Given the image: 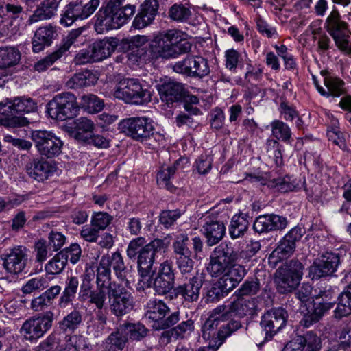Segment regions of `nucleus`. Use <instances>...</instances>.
<instances>
[{
  "label": "nucleus",
  "instance_id": "f257e3e1",
  "mask_svg": "<svg viewBox=\"0 0 351 351\" xmlns=\"http://www.w3.org/2000/svg\"><path fill=\"white\" fill-rule=\"evenodd\" d=\"M191 44L184 39V33L176 29L164 31L154 37L149 44L150 51L156 58H176L191 51Z\"/></svg>",
  "mask_w": 351,
  "mask_h": 351
},
{
  "label": "nucleus",
  "instance_id": "f03ea898",
  "mask_svg": "<svg viewBox=\"0 0 351 351\" xmlns=\"http://www.w3.org/2000/svg\"><path fill=\"white\" fill-rule=\"evenodd\" d=\"M113 95L126 104L136 106H143L152 100L150 90L138 78L121 80L114 88Z\"/></svg>",
  "mask_w": 351,
  "mask_h": 351
},
{
  "label": "nucleus",
  "instance_id": "7ed1b4c3",
  "mask_svg": "<svg viewBox=\"0 0 351 351\" xmlns=\"http://www.w3.org/2000/svg\"><path fill=\"white\" fill-rule=\"evenodd\" d=\"M325 25L338 49L344 55L350 56L351 32L348 24L341 20V16L335 8L326 18Z\"/></svg>",
  "mask_w": 351,
  "mask_h": 351
},
{
  "label": "nucleus",
  "instance_id": "20e7f679",
  "mask_svg": "<svg viewBox=\"0 0 351 351\" xmlns=\"http://www.w3.org/2000/svg\"><path fill=\"white\" fill-rule=\"evenodd\" d=\"M169 308L159 300H150L146 305L145 319L155 330H163L171 327L179 321V313L174 312L165 318Z\"/></svg>",
  "mask_w": 351,
  "mask_h": 351
},
{
  "label": "nucleus",
  "instance_id": "39448f33",
  "mask_svg": "<svg viewBox=\"0 0 351 351\" xmlns=\"http://www.w3.org/2000/svg\"><path fill=\"white\" fill-rule=\"evenodd\" d=\"M303 265L298 260H291L276 271V282L281 293L291 292L300 282L303 275Z\"/></svg>",
  "mask_w": 351,
  "mask_h": 351
},
{
  "label": "nucleus",
  "instance_id": "423d86ee",
  "mask_svg": "<svg viewBox=\"0 0 351 351\" xmlns=\"http://www.w3.org/2000/svg\"><path fill=\"white\" fill-rule=\"evenodd\" d=\"M77 110L76 98L70 93L57 95L47 105L49 116L57 121L72 119L76 115Z\"/></svg>",
  "mask_w": 351,
  "mask_h": 351
},
{
  "label": "nucleus",
  "instance_id": "0eeeda50",
  "mask_svg": "<svg viewBox=\"0 0 351 351\" xmlns=\"http://www.w3.org/2000/svg\"><path fill=\"white\" fill-rule=\"evenodd\" d=\"M23 8L19 5L3 3L0 5V17L3 19L0 25L1 34L10 40H14L20 34V23Z\"/></svg>",
  "mask_w": 351,
  "mask_h": 351
},
{
  "label": "nucleus",
  "instance_id": "6e6552de",
  "mask_svg": "<svg viewBox=\"0 0 351 351\" xmlns=\"http://www.w3.org/2000/svg\"><path fill=\"white\" fill-rule=\"evenodd\" d=\"M164 245V242L161 239H154L140 251L138 256V271L141 276L140 282L143 283V288L149 287L151 281L149 280L150 273L152 271V266L155 259L156 253L160 250Z\"/></svg>",
  "mask_w": 351,
  "mask_h": 351
},
{
  "label": "nucleus",
  "instance_id": "1a4fd4ad",
  "mask_svg": "<svg viewBox=\"0 0 351 351\" xmlns=\"http://www.w3.org/2000/svg\"><path fill=\"white\" fill-rule=\"evenodd\" d=\"M121 131L138 141L149 138L154 130V121L147 117H132L123 119L119 123Z\"/></svg>",
  "mask_w": 351,
  "mask_h": 351
},
{
  "label": "nucleus",
  "instance_id": "9d476101",
  "mask_svg": "<svg viewBox=\"0 0 351 351\" xmlns=\"http://www.w3.org/2000/svg\"><path fill=\"white\" fill-rule=\"evenodd\" d=\"M112 313L119 317L130 313L134 308V298L119 283L110 285L108 292Z\"/></svg>",
  "mask_w": 351,
  "mask_h": 351
},
{
  "label": "nucleus",
  "instance_id": "9b49d317",
  "mask_svg": "<svg viewBox=\"0 0 351 351\" xmlns=\"http://www.w3.org/2000/svg\"><path fill=\"white\" fill-rule=\"evenodd\" d=\"M53 321V313L51 311L38 316L32 317L23 323L21 332L26 339L37 340L51 328Z\"/></svg>",
  "mask_w": 351,
  "mask_h": 351
},
{
  "label": "nucleus",
  "instance_id": "f8f14e48",
  "mask_svg": "<svg viewBox=\"0 0 351 351\" xmlns=\"http://www.w3.org/2000/svg\"><path fill=\"white\" fill-rule=\"evenodd\" d=\"M246 180L252 182H259L262 185H266L268 188L280 193L293 191L300 187V183L297 179L289 176H271L267 173L249 175Z\"/></svg>",
  "mask_w": 351,
  "mask_h": 351
},
{
  "label": "nucleus",
  "instance_id": "ddd939ff",
  "mask_svg": "<svg viewBox=\"0 0 351 351\" xmlns=\"http://www.w3.org/2000/svg\"><path fill=\"white\" fill-rule=\"evenodd\" d=\"M173 69L178 73L198 78H202L210 73L207 60L200 56H188L176 62Z\"/></svg>",
  "mask_w": 351,
  "mask_h": 351
},
{
  "label": "nucleus",
  "instance_id": "4468645a",
  "mask_svg": "<svg viewBox=\"0 0 351 351\" xmlns=\"http://www.w3.org/2000/svg\"><path fill=\"white\" fill-rule=\"evenodd\" d=\"M28 256V250L24 246L17 245L9 248L1 256L3 268L10 274H19L27 266Z\"/></svg>",
  "mask_w": 351,
  "mask_h": 351
},
{
  "label": "nucleus",
  "instance_id": "2eb2a0df",
  "mask_svg": "<svg viewBox=\"0 0 351 351\" xmlns=\"http://www.w3.org/2000/svg\"><path fill=\"white\" fill-rule=\"evenodd\" d=\"M32 138L38 152L43 156L52 158L61 152L62 142L51 131H34Z\"/></svg>",
  "mask_w": 351,
  "mask_h": 351
},
{
  "label": "nucleus",
  "instance_id": "dca6fc26",
  "mask_svg": "<svg viewBox=\"0 0 351 351\" xmlns=\"http://www.w3.org/2000/svg\"><path fill=\"white\" fill-rule=\"evenodd\" d=\"M339 264V254L326 252L319 258L315 260L309 267V277L314 280L331 275L337 271Z\"/></svg>",
  "mask_w": 351,
  "mask_h": 351
},
{
  "label": "nucleus",
  "instance_id": "f3484780",
  "mask_svg": "<svg viewBox=\"0 0 351 351\" xmlns=\"http://www.w3.org/2000/svg\"><path fill=\"white\" fill-rule=\"evenodd\" d=\"M117 13L118 11L111 7L107 5L101 7L95 15V31L98 34H104L123 26L124 20Z\"/></svg>",
  "mask_w": 351,
  "mask_h": 351
},
{
  "label": "nucleus",
  "instance_id": "a211bd4d",
  "mask_svg": "<svg viewBox=\"0 0 351 351\" xmlns=\"http://www.w3.org/2000/svg\"><path fill=\"white\" fill-rule=\"evenodd\" d=\"M287 317V312L284 308H274L262 316L261 326L266 335L271 337L286 325Z\"/></svg>",
  "mask_w": 351,
  "mask_h": 351
},
{
  "label": "nucleus",
  "instance_id": "6ab92c4d",
  "mask_svg": "<svg viewBox=\"0 0 351 351\" xmlns=\"http://www.w3.org/2000/svg\"><path fill=\"white\" fill-rule=\"evenodd\" d=\"M231 261L230 250L219 245L212 252L207 270L213 277L221 276L230 266Z\"/></svg>",
  "mask_w": 351,
  "mask_h": 351
},
{
  "label": "nucleus",
  "instance_id": "aec40b11",
  "mask_svg": "<svg viewBox=\"0 0 351 351\" xmlns=\"http://www.w3.org/2000/svg\"><path fill=\"white\" fill-rule=\"evenodd\" d=\"M320 348V338L310 331L291 340L285 346L284 351H319Z\"/></svg>",
  "mask_w": 351,
  "mask_h": 351
},
{
  "label": "nucleus",
  "instance_id": "412c9836",
  "mask_svg": "<svg viewBox=\"0 0 351 351\" xmlns=\"http://www.w3.org/2000/svg\"><path fill=\"white\" fill-rule=\"evenodd\" d=\"M203 282L201 277L193 276L189 280L178 285L173 289L176 296H180L182 300L188 302L197 301Z\"/></svg>",
  "mask_w": 351,
  "mask_h": 351
},
{
  "label": "nucleus",
  "instance_id": "4be33fe9",
  "mask_svg": "<svg viewBox=\"0 0 351 351\" xmlns=\"http://www.w3.org/2000/svg\"><path fill=\"white\" fill-rule=\"evenodd\" d=\"M204 221L202 230L206 238L207 244L209 246L216 245L225 234L226 228L223 223L210 215L205 216Z\"/></svg>",
  "mask_w": 351,
  "mask_h": 351
},
{
  "label": "nucleus",
  "instance_id": "5701e85b",
  "mask_svg": "<svg viewBox=\"0 0 351 351\" xmlns=\"http://www.w3.org/2000/svg\"><path fill=\"white\" fill-rule=\"evenodd\" d=\"M287 226L285 217L278 215H263L256 218L253 228L258 233L285 229Z\"/></svg>",
  "mask_w": 351,
  "mask_h": 351
},
{
  "label": "nucleus",
  "instance_id": "b1692460",
  "mask_svg": "<svg viewBox=\"0 0 351 351\" xmlns=\"http://www.w3.org/2000/svg\"><path fill=\"white\" fill-rule=\"evenodd\" d=\"M26 170L29 177L38 182H43L53 175L56 167L51 162L36 159L27 164Z\"/></svg>",
  "mask_w": 351,
  "mask_h": 351
},
{
  "label": "nucleus",
  "instance_id": "393cba45",
  "mask_svg": "<svg viewBox=\"0 0 351 351\" xmlns=\"http://www.w3.org/2000/svg\"><path fill=\"white\" fill-rule=\"evenodd\" d=\"M57 36V28L51 25L39 27L32 38V50L34 53L43 51L51 45Z\"/></svg>",
  "mask_w": 351,
  "mask_h": 351
},
{
  "label": "nucleus",
  "instance_id": "a878e982",
  "mask_svg": "<svg viewBox=\"0 0 351 351\" xmlns=\"http://www.w3.org/2000/svg\"><path fill=\"white\" fill-rule=\"evenodd\" d=\"M246 274L244 267L240 265H230L219 279V285L230 291L234 289Z\"/></svg>",
  "mask_w": 351,
  "mask_h": 351
},
{
  "label": "nucleus",
  "instance_id": "bb28decb",
  "mask_svg": "<svg viewBox=\"0 0 351 351\" xmlns=\"http://www.w3.org/2000/svg\"><path fill=\"white\" fill-rule=\"evenodd\" d=\"M158 91L162 101L172 104L182 99L184 93L183 85L173 80L165 81L158 85Z\"/></svg>",
  "mask_w": 351,
  "mask_h": 351
},
{
  "label": "nucleus",
  "instance_id": "cd10ccee",
  "mask_svg": "<svg viewBox=\"0 0 351 351\" xmlns=\"http://www.w3.org/2000/svg\"><path fill=\"white\" fill-rule=\"evenodd\" d=\"M21 56V52L17 47L11 45L0 47V71H3L4 77L10 75L8 69L17 65L20 62Z\"/></svg>",
  "mask_w": 351,
  "mask_h": 351
},
{
  "label": "nucleus",
  "instance_id": "c85d7f7f",
  "mask_svg": "<svg viewBox=\"0 0 351 351\" xmlns=\"http://www.w3.org/2000/svg\"><path fill=\"white\" fill-rule=\"evenodd\" d=\"M222 306L224 308L223 313L227 319L234 315L243 317L247 315H252L255 307L253 300L244 298H239L237 300L231 302L229 305Z\"/></svg>",
  "mask_w": 351,
  "mask_h": 351
},
{
  "label": "nucleus",
  "instance_id": "c756f323",
  "mask_svg": "<svg viewBox=\"0 0 351 351\" xmlns=\"http://www.w3.org/2000/svg\"><path fill=\"white\" fill-rule=\"evenodd\" d=\"M117 46V40L114 38L95 42L90 47L92 59L94 62L101 61L109 57Z\"/></svg>",
  "mask_w": 351,
  "mask_h": 351
},
{
  "label": "nucleus",
  "instance_id": "7c9ffc66",
  "mask_svg": "<svg viewBox=\"0 0 351 351\" xmlns=\"http://www.w3.org/2000/svg\"><path fill=\"white\" fill-rule=\"evenodd\" d=\"M223 310L224 308L223 306H218L212 311L202 328V337L204 339H209L213 337L216 334L215 330L219 323L228 319L223 313Z\"/></svg>",
  "mask_w": 351,
  "mask_h": 351
},
{
  "label": "nucleus",
  "instance_id": "2f4dec72",
  "mask_svg": "<svg viewBox=\"0 0 351 351\" xmlns=\"http://www.w3.org/2000/svg\"><path fill=\"white\" fill-rule=\"evenodd\" d=\"M57 8L56 0H45L29 16L27 21L28 24L32 25L40 21L51 19L56 14Z\"/></svg>",
  "mask_w": 351,
  "mask_h": 351
},
{
  "label": "nucleus",
  "instance_id": "473e14b6",
  "mask_svg": "<svg viewBox=\"0 0 351 351\" xmlns=\"http://www.w3.org/2000/svg\"><path fill=\"white\" fill-rule=\"evenodd\" d=\"M324 83L328 90H326L323 87H318V92L324 97H339L345 92L344 82L340 78L330 75L326 74L324 75Z\"/></svg>",
  "mask_w": 351,
  "mask_h": 351
},
{
  "label": "nucleus",
  "instance_id": "72a5a7b5",
  "mask_svg": "<svg viewBox=\"0 0 351 351\" xmlns=\"http://www.w3.org/2000/svg\"><path fill=\"white\" fill-rule=\"evenodd\" d=\"M82 1H75L68 4L60 19V23L66 27L71 25L76 20L85 19L82 12Z\"/></svg>",
  "mask_w": 351,
  "mask_h": 351
},
{
  "label": "nucleus",
  "instance_id": "f704fd0d",
  "mask_svg": "<svg viewBox=\"0 0 351 351\" xmlns=\"http://www.w3.org/2000/svg\"><path fill=\"white\" fill-rule=\"evenodd\" d=\"M87 348L85 338L82 335H66L62 341H58L56 351H84Z\"/></svg>",
  "mask_w": 351,
  "mask_h": 351
},
{
  "label": "nucleus",
  "instance_id": "c9c22d12",
  "mask_svg": "<svg viewBox=\"0 0 351 351\" xmlns=\"http://www.w3.org/2000/svg\"><path fill=\"white\" fill-rule=\"evenodd\" d=\"M98 80L92 71L85 70L73 75L66 83L69 88H80L94 85Z\"/></svg>",
  "mask_w": 351,
  "mask_h": 351
},
{
  "label": "nucleus",
  "instance_id": "e433bc0d",
  "mask_svg": "<svg viewBox=\"0 0 351 351\" xmlns=\"http://www.w3.org/2000/svg\"><path fill=\"white\" fill-rule=\"evenodd\" d=\"M107 330V317L102 311H98L95 317L87 322V333L94 337L101 336Z\"/></svg>",
  "mask_w": 351,
  "mask_h": 351
},
{
  "label": "nucleus",
  "instance_id": "4c0bfd02",
  "mask_svg": "<svg viewBox=\"0 0 351 351\" xmlns=\"http://www.w3.org/2000/svg\"><path fill=\"white\" fill-rule=\"evenodd\" d=\"M79 280L77 276H69L65 281V287L59 299V306L65 308L75 298L79 287Z\"/></svg>",
  "mask_w": 351,
  "mask_h": 351
},
{
  "label": "nucleus",
  "instance_id": "58836bf2",
  "mask_svg": "<svg viewBox=\"0 0 351 351\" xmlns=\"http://www.w3.org/2000/svg\"><path fill=\"white\" fill-rule=\"evenodd\" d=\"M333 307L332 302L316 304L315 308L311 312L308 311L300 321V324L305 328H308L314 323L318 322L324 313Z\"/></svg>",
  "mask_w": 351,
  "mask_h": 351
},
{
  "label": "nucleus",
  "instance_id": "ea45409f",
  "mask_svg": "<svg viewBox=\"0 0 351 351\" xmlns=\"http://www.w3.org/2000/svg\"><path fill=\"white\" fill-rule=\"evenodd\" d=\"M128 337L121 326L117 331L112 332L105 341V348L108 351H121L125 345Z\"/></svg>",
  "mask_w": 351,
  "mask_h": 351
},
{
  "label": "nucleus",
  "instance_id": "a19ab883",
  "mask_svg": "<svg viewBox=\"0 0 351 351\" xmlns=\"http://www.w3.org/2000/svg\"><path fill=\"white\" fill-rule=\"evenodd\" d=\"M94 128L93 121L86 117H80L75 121L74 137L77 141L84 142L93 134Z\"/></svg>",
  "mask_w": 351,
  "mask_h": 351
},
{
  "label": "nucleus",
  "instance_id": "79ce46f5",
  "mask_svg": "<svg viewBox=\"0 0 351 351\" xmlns=\"http://www.w3.org/2000/svg\"><path fill=\"white\" fill-rule=\"evenodd\" d=\"M95 278V271L93 267H89L85 269L84 274L82 276V283L80 287L78 298L82 302H86L90 298L92 292V281Z\"/></svg>",
  "mask_w": 351,
  "mask_h": 351
},
{
  "label": "nucleus",
  "instance_id": "37998d69",
  "mask_svg": "<svg viewBox=\"0 0 351 351\" xmlns=\"http://www.w3.org/2000/svg\"><path fill=\"white\" fill-rule=\"evenodd\" d=\"M334 313L335 317L338 319L351 314V284L339 297V302Z\"/></svg>",
  "mask_w": 351,
  "mask_h": 351
},
{
  "label": "nucleus",
  "instance_id": "c03bdc74",
  "mask_svg": "<svg viewBox=\"0 0 351 351\" xmlns=\"http://www.w3.org/2000/svg\"><path fill=\"white\" fill-rule=\"evenodd\" d=\"M295 249V245L282 238L276 248L270 254L269 259L274 263L281 261L291 256Z\"/></svg>",
  "mask_w": 351,
  "mask_h": 351
},
{
  "label": "nucleus",
  "instance_id": "a18cd8bd",
  "mask_svg": "<svg viewBox=\"0 0 351 351\" xmlns=\"http://www.w3.org/2000/svg\"><path fill=\"white\" fill-rule=\"evenodd\" d=\"M185 159H180L177 160L173 165L162 168L157 174V183L160 188L172 191L173 186L171 182V178L174 176L176 170L178 169L180 162Z\"/></svg>",
  "mask_w": 351,
  "mask_h": 351
},
{
  "label": "nucleus",
  "instance_id": "49530a36",
  "mask_svg": "<svg viewBox=\"0 0 351 351\" xmlns=\"http://www.w3.org/2000/svg\"><path fill=\"white\" fill-rule=\"evenodd\" d=\"M108 260L106 258H101L97 269V286L107 287L108 291L110 285L116 283L111 282V269L108 267Z\"/></svg>",
  "mask_w": 351,
  "mask_h": 351
},
{
  "label": "nucleus",
  "instance_id": "de8ad7c7",
  "mask_svg": "<svg viewBox=\"0 0 351 351\" xmlns=\"http://www.w3.org/2000/svg\"><path fill=\"white\" fill-rule=\"evenodd\" d=\"M82 322V313L75 309L59 322V327L64 332H73L79 327Z\"/></svg>",
  "mask_w": 351,
  "mask_h": 351
},
{
  "label": "nucleus",
  "instance_id": "09e8293b",
  "mask_svg": "<svg viewBox=\"0 0 351 351\" xmlns=\"http://www.w3.org/2000/svg\"><path fill=\"white\" fill-rule=\"evenodd\" d=\"M101 258H106L108 260V267L110 269L112 267L118 278L121 280L125 278V266L120 252H115L111 254H106L102 256Z\"/></svg>",
  "mask_w": 351,
  "mask_h": 351
},
{
  "label": "nucleus",
  "instance_id": "8fccbe9b",
  "mask_svg": "<svg viewBox=\"0 0 351 351\" xmlns=\"http://www.w3.org/2000/svg\"><path fill=\"white\" fill-rule=\"evenodd\" d=\"M11 104L13 114L14 113H29L36 110L37 104L30 97H16Z\"/></svg>",
  "mask_w": 351,
  "mask_h": 351
},
{
  "label": "nucleus",
  "instance_id": "3c124183",
  "mask_svg": "<svg viewBox=\"0 0 351 351\" xmlns=\"http://www.w3.org/2000/svg\"><path fill=\"white\" fill-rule=\"evenodd\" d=\"M249 226V222L243 215H234L229 226V233L232 239L243 235Z\"/></svg>",
  "mask_w": 351,
  "mask_h": 351
},
{
  "label": "nucleus",
  "instance_id": "603ef678",
  "mask_svg": "<svg viewBox=\"0 0 351 351\" xmlns=\"http://www.w3.org/2000/svg\"><path fill=\"white\" fill-rule=\"evenodd\" d=\"M80 106L87 112L93 114L103 109L104 102L97 96L88 94L81 97Z\"/></svg>",
  "mask_w": 351,
  "mask_h": 351
},
{
  "label": "nucleus",
  "instance_id": "864d4df0",
  "mask_svg": "<svg viewBox=\"0 0 351 351\" xmlns=\"http://www.w3.org/2000/svg\"><path fill=\"white\" fill-rule=\"evenodd\" d=\"M85 29L84 27H79L75 29L71 30L69 34L64 37L62 41L61 45L56 51L62 57L70 47L75 45L77 42L78 38L81 36L82 32Z\"/></svg>",
  "mask_w": 351,
  "mask_h": 351
},
{
  "label": "nucleus",
  "instance_id": "5fc2aeb1",
  "mask_svg": "<svg viewBox=\"0 0 351 351\" xmlns=\"http://www.w3.org/2000/svg\"><path fill=\"white\" fill-rule=\"evenodd\" d=\"M168 14L171 20L180 23L187 22L191 16V10L182 4H174Z\"/></svg>",
  "mask_w": 351,
  "mask_h": 351
},
{
  "label": "nucleus",
  "instance_id": "6e6d98bb",
  "mask_svg": "<svg viewBox=\"0 0 351 351\" xmlns=\"http://www.w3.org/2000/svg\"><path fill=\"white\" fill-rule=\"evenodd\" d=\"M189 239L186 234H180L175 238L173 243V249L176 258H178V256L191 255V252L189 248Z\"/></svg>",
  "mask_w": 351,
  "mask_h": 351
},
{
  "label": "nucleus",
  "instance_id": "4d7b16f0",
  "mask_svg": "<svg viewBox=\"0 0 351 351\" xmlns=\"http://www.w3.org/2000/svg\"><path fill=\"white\" fill-rule=\"evenodd\" d=\"M272 135L278 140L287 141L291 138V129L285 123L274 120L270 123Z\"/></svg>",
  "mask_w": 351,
  "mask_h": 351
},
{
  "label": "nucleus",
  "instance_id": "13d9d810",
  "mask_svg": "<svg viewBox=\"0 0 351 351\" xmlns=\"http://www.w3.org/2000/svg\"><path fill=\"white\" fill-rule=\"evenodd\" d=\"M107 294V287L97 286V288L92 291L87 301L94 304L98 311H101L106 304Z\"/></svg>",
  "mask_w": 351,
  "mask_h": 351
},
{
  "label": "nucleus",
  "instance_id": "bf43d9fd",
  "mask_svg": "<svg viewBox=\"0 0 351 351\" xmlns=\"http://www.w3.org/2000/svg\"><path fill=\"white\" fill-rule=\"evenodd\" d=\"M126 336L134 340H140L147 335V330L141 324H125L121 325Z\"/></svg>",
  "mask_w": 351,
  "mask_h": 351
},
{
  "label": "nucleus",
  "instance_id": "052dcab7",
  "mask_svg": "<svg viewBox=\"0 0 351 351\" xmlns=\"http://www.w3.org/2000/svg\"><path fill=\"white\" fill-rule=\"evenodd\" d=\"M11 104V101L6 104L0 103V114L5 116V119L15 126L25 125L27 123L26 119L13 115L12 107L10 106Z\"/></svg>",
  "mask_w": 351,
  "mask_h": 351
},
{
  "label": "nucleus",
  "instance_id": "680f3d73",
  "mask_svg": "<svg viewBox=\"0 0 351 351\" xmlns=\"http://www.w3.org/2000/svg\"><path fill=\"white\" fill-rule=\"evenodd\" d=\"M66 265V258L64 254L58 252L46 264L45 270L50 274H58L62 272Z\"/></svg>",
  "mask_w": 351,
  "mask_h": 351
},
{
  "label": "nucleus",
  "instance_id": "e2e57ef3",
  "mask_svg": "<svg viewBox=\"0 0 351 351\" xmlns=\"http://www.w3.org/2000/svg\"><path fill=\"white\" fill-rule=\"evenodd\" d=\"M49 284L47 277L33 278L29 280L22 287V291L25 294L31 293L35 291L43 290Z\"/></svg>",
  "mask_w": 351,
  "mask_h": 351
},
{
  "label": "nucleus",
  "instance_id": "0e129e2a",
  "mask_svg": "<svg viewBox=\"0 0 351 351\" xmlns=\"http://www.w3.org/2000/svg\"><path fill=\"white\" fill-rule=\"evenodd\" d=\"M113 218L105 212L94 213L90 223L100 232L104 230L112 222Z\"/></svg>",
  "mask_w": 351,
  "mask_h": 351
},
{
  "label": "nucleus",
  "instance_id": "69168bd1",
  "mask_svg": "<svg viewBox=\"0 0 351 351\" xmlns=\"http://www.w3.org/2000/svg\"><path fill=\"white\" fill-rule=\"evenodd\" d=\"M174 280L157 274L155 278L153 286L158 295H165L168 293L173 287Z\"/></svg>",
  "mask_w": 351,
  "mask_h": 351
},
{
  "label": "nucleus",
  "instance_id": "338daca9",
  "mask_svg": "<svg viewBox=\"0 0 351 351\" xmlns=\"http://www.w3.org/2000/svg\"><path fill=\"white\" fill-rule=\"evenodd\" d=\"M241 323L238 321H231L225 325L221 326L220 329L217 332V337L219 341L218 347H219L223 341L231 334L237 330L241 327Z\"/></svg>",
  "mask_w": 351,
  "mask_h": 351
},
{
  "label": "nucleus",
  "instance_id": "774afa93",
  "mask_svg": "<svg viewBox=\"0 0 351 351\" xmlns=\"http://www.w3.org/2000/svg\"><path fill=\"white\" fill-rule=\"evenodd\" d=\"M182 215V213L178 209L163 210L160 215L159 221L165 228H169L175 223Z\"/></svg>",
  "mask_w": 351,
  "mask_h": 351
}]
</instances>
